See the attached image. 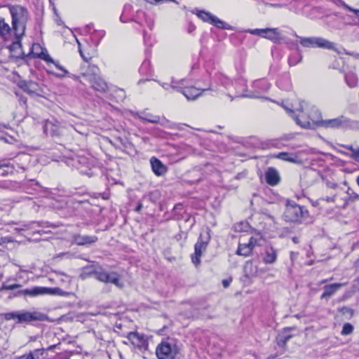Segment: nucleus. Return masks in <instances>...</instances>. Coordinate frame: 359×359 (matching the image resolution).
<instances>
[{"mask_svg": "<svg viewBox=\"0 0 359 359\" xmlns=\"http://www.w3.org/2000/svg\"><path fill=\"white\" fill-rule=\"evenodd\" d=\"M284 108L292 117L296 121V123L304 128H313L316 124L313 121L312 118H319L320 114L318 109L312 107L310 111H304L302 104H300L299 108L296 109L298 112L295 114V112L290 108L284 106Z\"/></svg>", "mask_w": 359, "mask_h": 359, "instance_id": "obj_1", "label": "nucleus"}, {"mask_svg": "<svg viewBox=\"0 0 359 359\" xmlns=\"http://www.w3.org/2000/svg\"><path fill=\"white\" fill-rule=\"evenodd\" d=\"M283 217L287 222L300 224L309 219V212L304 206L293 201L287 200Z\"/></svg>", "mask_w": 359, "mask_h": 359, "instance_id": "obj_2", "label": "nucleus"}, {"mask_svg": "<svg viewBox=\"0 0 359 359\" xmlns=\"http://www.w3.org/2000/svg\"><path fill=\"white\" fill-rule=\"evenodd\" d=\"M8 9L12 18V25L16 32V36H23L29 18L27 9L20 5L8 6Z\"/></svg>", "mask_w": 359, "mask_h": 359, "instance_id": "obj_3", "label": "nucleus"}, {"mask_svg": "<svg viewBox=\"0 0 359 359\" xmlns=\"http://www.w3.org/2000/svg\"><path fill=\"white\" fill-rule=\"evenodd\" d=\"M4 318L6 320H16L17 323H29L33 321H45L48 319L46 314L41 313L39 311H20L9 312L4 314Z\"/></svg>", "mask_w": 359, "mask_h": 359, "instance_id": "obj_4", "label": "nucleus"}, {"mask_svg": "<svg viewBox=\"0 0 359 359\" xmlns=\"http://www.w3.org/2000/svg\"><path fill=\"white\" fill-rule=\"evenodd\" d=\"M312 120L316 124V126L332 129L350 128L355 123L353 121L344 116L332 119L323 120L320 117L319 118H312Z\"/></svg>", "mask_w": 359, "mask_h": 359, "instance_id": "obj_5", "label": "nucleus"}, {"mask_svg": "<svg viewBox=\"0 0 359 359\" xmlns=\"http://www.w3.org/2000/svg\"><path fill=\"white\" fill-rule=\"evenodd\" d=\"M180 347L172 340L163 341L156 348L158 359H175L180 353Z\"/></svg>", "mask_w": 359, "mask_h": 359, "instance_id": "obj_6", "label": "nucleus"}, {"mask_svg": "<svg viewBox=\"0 0 359 359\" xmlns=\"http://www.w3.org/2000/svg\"><path fill=\"white\" fill-rule=\"evenodd\" d=\"M299 43L305 48H320L335 50L334 43L322 37H299Z\"/></svg>", "mask_w": 359, "mask_h": 359, "instance_id": "obj_7", "label": "nucleus"}, {"mask_svg": "<svg viewBox=\"0 0 359 359\" xmlns=\"http://www.w3.org/2000/svg\"><path fill=\"white\" fill-rule=\"evenodd\" d=\"M193 13L196 14V16L203 22L212 25L217 28L228 30L232 29L230 25L221 20L217 16L212 15L210 12L203 10L196 9L193 11Z\"/></svg>", "mask_w": 359, "mask_h": 359, "instance_id": "obj_8", "label": "nucleus"}, {"mask_svg": "<svg viewBox=\"0 0 359 359\" xmlns=\"http://www.w3.org/2000/svg\"><path fill=\"white\" fill-rule=\"evenodd\" d=\"M90 273L100 282L113 283L119 287L123 286V284L120 282L118 276L116 273H109L105 271L95 270Z\"/></svg>", "mask_w": 359, "mask_h": 359, "instance_id": "obj_9", "label": "nucleus"}, {"mask_svg": "<svg viewBox=\"0 0 359 359\" xmlns=\"http://www.w3.org/2000/svg\"><path fill=\"white\" fill-rule=\"evenodd\" d=\"M209 238H207L205 240L203 238V235L201 233L196 243L194 245V253L191 256V261L196 266L200 264L201 257L203 252H204L207 248Z\"/></svg>", "mask_w": 359, "mask_h": 359, "instance_id": "obj_10", "label": "nucleus"}, {"mask_svg": "<svg viewBox=\"0 0 359 359\" xmlns=\"http://www.w3.org/2000/svg\"><path fill=\"white\" fill-rule=\"evenodd\" d=\"M32 56L43 60L45 62H53V59L49 55L47 50L39 43H34L32 46L30 52L26 57Z\"/></svg>", "mask_w": 359, "mask_h": 359, "instance_id": "obj_11", "label": "nucleus"}, {"mask_svg": "<svg viewBox=\"0 0 359 359\" xmlns=\"http://www.w3.org/2000/svg\"><path fill=\"white\" fill-rule=\"evenodd\" d=\"M173 89L182 93L187 100H194L200 96L202 93L207 90H210V88L200 89L194 86H189L185 88H181L177 86H172Z\"/></svg>", "mask_w": 359, "mask_h": 359, "instance_id": "obj_12", "label": "nucleus"}, {"mask_svg": "<svg viewBox=\"0 0 359 359\" xmlns=\"http://www.w3.org/2000/svg\"><path fill=\"white\" fill-rule=\"evenodd\" d=\"M258 245V240L254 237H250L246 243H239L236 254L245 257L251 255L252 250Z\"/></svg>", "mask_w": 359, "mask_h": 359, "instance_id": "obj_13", "label": "nucleus"}, {"mask_svg": "<svg viewBox=\"0 0 359 359\" xmlns=\"http://www.w3.org/2000/svg\"><path fill=\"white\" fill-rule=\"evenodd\" d=\"M16 36V32L13 29V26L12 27L6 22L4 18L0 19V37H1L4 41H12L13 38Z\"/></svg>", "mask_w": 359, "mask_h": 359, "instance_id": "obj_14", "label": "nucleus"}, {"mask_svg": "<svg viewBox=\"0 0 359 359\" xmlns=\"http://www.w3.org/2000/svg\"><path fill=\"white\" fill-rule=\"evenodd\" d=\"M50 289L44 287H34L32 288H28L25 290H19L15 294V297L19 296H29L32 297H37L39 295H43L49 293Z\"/></svg>", "mask_w": 359, "mask_h": 359, "instance_id": "obj_15", "label": "nucleus"}, {"mask_svg": "<svg viewBox=\"0 0 359 359\" xmlns=\"http://www.w3.org/2000/svg\"><path fill=\"white\" fill-rule=\"evenodd\" d=\"M22 36H16L13 38L12 43L8 46L12 55L17 58H24L25 56L22 50Z\"/></svg>", "mask_w": 359, "mask_h": 359, "instance_id": "obj_16", "label": "nucleus"}, {"mask_svg": "<svg viewBox=\"0 0 359 359\" xmlns=\"http://www.w3.org/2000/svg\"><path fill=\"white\" fill-rule=\"evenodd\" d=\"M88 81L91 83L92 87L97 91L104 93L108 89L107 83L99 76L93 74H86Z\"/></svg>", "mask_w": 359, "mask_h": 359, "instance_id": "obj_17", "label": "nucleus"}, {"mask_svg": "<svg viewBox=\"0 0 359 359\" xmlns=\"http://www.w3.org/2000/svg\"><path fill=\"white\" fill-rule=\"evenodd\" d=\"M264 38L274 43H280L284 39L280 30L277 27L265 28Z\"/></svg>", "mask_w": 359, "mask_h": 359, "instance_id": "obj_18", "label": "nucleus"}, {"mask_svg": "<svg viewBox=\"0 0 359 359\" xmlns=\"http://www.w3.org/2000/svg\"><path fill=\"white\" fill-rule=\"evenodd\" d=\"M265 180L270 186H276L280 182V176L276 168L269 167L266 170Z\"/></svg>", "mask_w": 359, "mask_h": 359, "instance_id": "obj_19", "label": "nucleus"}, {"mask_svg": "<svg viewBox=\"0 0 359 359\" xmlns=\"http://www.w3.org/2000/svg\"><path fill=\"white\" fill-rule=\"evenodd\" d=\"M270 84L267 82V81L264 80V79H261V80H258V81H256L253 83V87L256 89H259V91L256 93H253V94H251V95H236V97H259V94L262 93V92H266L267 91L269 88H270Z\"/></svg>", "mask_w": 359, "mask_h": 359, "instance_id": "obj_20", "label": "nucleus"}, {"mask_svg": "<svg viewBox=\"0 0 359 359\" xmlns=\"http://www.w3.org/2000/svg\"><path fill=\"white\" fill-rule=\"evenodd\" d=\"M43 130L46 134L51 136H58L60 135V126L57 121L47 120L43 124Z\"/></svg>", "mask_w": 359, "mask_h": 359, "instance_id": "obj_21", "label": "nucleus"}, {"mask_svg": "<svg viewBox=\"0 0 359 359\" xmlns=\"http://www.w3.org/2000/svg\"><path fill=\"white\" fill-rule=\"evenodd\" d=\"M152 171L157 176H163L168 172V168L159 159L153 156L150 159Z\"/></svg>", "mask_w": 359, "mask_h": 359, "instance_id": "obj_22", "label": "nucleus"}, {"mask_svg": "<svg viewBox=\"0 0 359 359\" xmlns=\"http://www.w3.org/2000/svg\"><path fill=\"white\" fill-rule=\"evenodd\" d=\"M345 285L346 283H333L325 285L323 287V292L320 296V299H328L330 297L334 294L339 289Z\"/></svg>", "mask_w": 359, "mask_h": 359, "instance_id": "obj_23", "label": "nucleus"}, {"mask_svg": "<svg viewBox=\"0 0 359 359\" xmlns=\"http://www.w3.org/2000/svg\"><path fill=\"white\" fill-rule=\"evenodd\" d=\"M97 241L95 236L75 234L73 236V242L78 245H85L95 243Z\"/></svg>", "mask_w": 359, "mask_h": 359, "instance_id": "obj_24", "label": "nucleus"}, {"mask_svg": "<svg viewBox=\"0 0 359 359\" xmlns=\"http://www.w3.org/2000/svg\"><path fill=\"white\" fill-rule=\"evenodd\" d=\"M345 82L349 88H356L358 85V77L355 71L349 70L344 74Z\"/></svg>", "mask_w": 359, "mask_h": 359, "instance_id": "obj_25", "label": "nucleus"}, {"mask_svg": "<svg viewBox=\"0 0 359 359\" xmlns=\"http://www.w3.org/2000/svg\"><path fill=\"white\" fill-rule=\"evenodd\" d=\"M19 87L29 95H34L38 90V84L33 81H21L19 83Z\"/></svg>", "mask_w": 359, "mask_h": 359, "instance_id": "obj_26", "label": "nucleus"}, {"mask_svg": "<svg viewBox=\"0 0 359 359\" xmlns=\"http://www.w3.org/2000/svg\"><path fill=\"white\" fill-rule=\"evenodd\" d=\"M277 259V251L272 247L266 250L263 261L265 264H273Z\"/></svg>", "mask_w": 359, "mask_h": 359, "instance_id": "obj_27", "label": "nucleus"}, {"mask_svg": "<svg viewBox=\"0 0 359 359\" xmlns=\"http://www.w3.org/2000/svg\"><path fill=\"white\" fill-rule=\"evenodd\" d=\"M128 339L135 346H140L143 341V336L135 332H130L128 334Z\"/></svg>", "mask_w": 359, "mask_h": 359, "instance_id": "obj_28", "label": "nucleus"}, {"mask_svg": "<svg viewBox=\"0 0 359 359\" xmlns=\"http://www.w3.org/2000/svg\"><path fill=\"white\" fill-rule=\"evenodd\" d=\"M276 157L280 160L292 163H296L298 158L296 154L288 152H279L276 155Z\"/></svg>", "mask_w": 359, "mask_h": 359, "instance_id": "obj_29", "label": "nucleus"}, {"mask_svg": "<svg viewBox=\"0 0 359 359\" xmlns=\"http://www.w3.org/2000/svg\"><path fill=\"white\" fill-rule=\"evenodd\" d=\"M105 32L103 30H95L92 33L91 39L95 45H98L101 39L104 36Z\"/></svg>", "mask_w": 359, "mask_h": 359, "instance_id": "obj_30", "label": "nucleus"}, {"mask_svg": "<svg viewBox=\"0 0 359 359\" xmlns=\"http://www.w3.org/2000/svg\"><path fill=\"white\" fill-rule=\"evenodd\" d=\"M44 351L45 350L43 348L35 349L33 351L25 354V355L27 356V359H40L43 356Z\"/></svg>", "mask_w": 359, "mask_h": 359, "instance_id": "obj_31", "label": "nucleus"}, {"mask_svg": "<svg viewBox=\"0 0 359 359\" xmlns=\"http://www.w3.org/2000/svg\"><path fill=\"white\" fill-rule=\"evenodd\" d=\"M137 116L142 121H147L152 123H158L160 121V117L158 116H152L151 114H147L145 116H141L137 114Z\"/></svg>", "mask_w": 359, "mask_h": 359, "instance_id": "obj_32", "label": "nucleus"}, {"mask_svg": "<svg viewBox=\"0 0 359 359\" xmlns=\"http://www.w3.org/2000/svg\"><path fill=\"white\" fill-rule=\"evenodd\" d=\"M292 338V335L287 333L279 334L277 337V343L280 346H285L287 342Z\"/></svg>", "mask_w": 359, "mask_h": 359, "instance_id": "obj_33", "label": "nucleus"}, {"mask_svg": "<svg viewBox=\"0 0 359 359\" xmlns=\"http://www.w3.org/2000/svg\"><path fill=\"white\" fill-rule=\"evenodd\" d=\"M302 60V56L299 54H292L290 55L288 57V64L290 66H294L299 62H301Z\"/></svg>", "mask_w": 359, "mask_h": 359, "instance_id": "obj_34", "label": "nucleus"}, {"mask_svg": "<svg viewBox=\"0 0 359 359\" xmlns=\"http://www.w3.org/2000/svg\"><path fill=\"white\" fill-rule=\"evenodd\" d=\"M341 147H344V148H346L347 149H348L349 151H351V154H348V153H346L345 151H340L341 154L346 155V156H348L349 157H351V158L354 159V154L355 152H358V148L355 149L352 145H344V144H341Z\"/></svg>", "mask_w": 359, "mask_h": 359, "instance_id": "obj_35", "label": "nucleus"}, {"mask_svg": "<svg viewBox=\"0 0 359 359\" xmlns=\"http://www.w3.org/2000/svg\"><path fill=\"white\" fill-rule=\"evenodd\" d=\"M353 331V326L351 323H345L343 326L341 334L342 335H348Z\"/></svg>", "mask_w": 359, "mask_h": 359, "instance_id": "obj_36", "label": "nucleus"}, {"mask_svg": "<svg viewBox=\"0 0 359 359\" xmlns=\"http://www.w3.org/2000/svg\"><path fill=\"white\" fill-rule=\"evenodd\" d=\"M47 63H52L53 64L55 67L60 70H61L63 74H56V76L57 77H63L65 76V75L67 74H68V71L66 70L62 66H61L58 62H56L53 60V62H46Z\"/></svg>", "mask_w": 359, "mask_h": 359, "instance_id": "obj_37", "label": "nucleus"}, {"mask_svg": "<svg viewBox=\"0 0 359 359\" xmlns=\"http://www.w3.org/2000/svg\"><path fill=\"white\" fill-rule=\"evenodd\" d=\"M264 31H265V28L264 29H250L247 30L246 32L252 35H257V36H259L264 38Z\"/></svg>", "mask_w": 359, "mask_h": 359, "instance_id": "obj_38", "label": "nucleus"}, {"mask_svg": "<svg viewBox=\"0 0 359 359\" xmlns=\"http://www.w3.org/2000/svg\"><path fill=\"white\" fill-rule=\"evenodd\" d=\"M21 285L20 284H12V285H7L4 283L1 286V290H14L17 288L21 287Z\"/></svg>", "mask_w": 359, "mask_h": 359, "instance_id": "obj_39", "label": "nucleus"}, {"mask_svg": "<svg viewBox=\"0 0 359 359\" xmlns=\"http://www.w3.org/2000/svg\"><path fill=\"white\" fill-rule=\"evenodd\" d=\"M336 5L339 7H342L348 11H350V10H351V7L349 6L348 4H346L344 1H343L341 0H337L336 1Z\"/></svg>", "mask_w": 359, "mask_h": 359, "instance_id": "obj_40", "label": "nucleus"}, {"mask_svg": "<svg viewBox=\"0 0 359 359\" xmlns=\"http://www.w3.org/2000/svg\"><path fill=\"white\" fill-rule=\"evenodd\" d=\"M15 95L17 97H18V100H19L20 104L21 105L26 106L27 105V98L22 95H19L18 93H15Z\"/></svg>", "mask_w": 359, "mask_h": 359, "instance_id": "obj_41", "label": "nucleus"}, {"mask_svg": "<svg viewBox=\"0 0 359 359\" xmlns=\"http://www.w3.org/2000/svg\"><path fill=\"white\" fill-rule=\"evenodd\" d=\"M29 158H30V156L29 155H27V154H22V155L18 156L17 157V159L18 161H27L29 160Z\"/></svg>", "mask_w": 359, "mask_h": 359, "instance_id": "obj_42", "label": "nucleus"}, {"mask_svg": "<svg viewBox=\"0 0 359 359\" xmlns=\"http://www.w3.org/2000/svg\"><path fill=\"white\" fill-rule=\"evenodd\" d=\"M147 1L151 4H160V3H163L164 1L175 2V0H147Z\"/></svg>", "mask_w": 359, "mask_h": 359, "instance_id": "obj_43", "label": "nucleus"}, {"mask_svg": "<svg viewBox=\"0 0 359 359\" xmlns=\"http://www.w3.org/2000/svg\"><path fill=\"white\" fill-rule=\"evenodd\" d=\"M232 281V278H230L229 279H224L222 280V285L224 286V287L226 288L229 286L230 283H231Z\"/></svg>", "mask_w": 359, "mask_h": 359, "instance_id": "obj_44", "label": "nucleus"}, {"mask_svg": "<svg viewBox=\"0 0 359 359\" xmlns=\"http://www.w3.org/2000/svg\"><path fill=\"white\" fill-rule=\"evenodd\" d=\"M196 29V27L194 25L190 23L189 24L188 27H187V32L189 33V34H191L192 32H194Z\"/></svg>", "mask_w": 359, "mask_h": 359, "instance_id": "obj_45", "label": "nucleus"}, {"mask_svg": "<svg viewBox=\"0 0 359 359\" xmlns=\"http://www.w3.org/2000/svg\"><path fill=\"white\" fill-rule=\"evenodd\" d=\"M340 311L343 313V314H345L346 313H349L351 314L353 313V310L348 308V307H343L341 309Z\"/></svg>", "mask_w": 359, "mask_h": 359, "instance_id": "obj_46", "label": "nucleus"}, {"mask_svg": "<svg viewBox=\"0 0 359 359\" xmlns=\"http://www.w3.org/2000/svg\"><path fill=\"white\" fill-rule=\"evenodd\" d=\"M350 12L353 13L354 14L355 18L359 20V9H355L351 7V10H350Z\"/></svg>", "mask_w": 359, "mask_h": 359, "instance_id": "obj_47", "label": "nucleus"}, {"mask_svg": "<svg viewBox=\"0 0 359 359\" xmlns=\"http://www.w3.org/2000/svg\"><path fill=\"white\" fill-rule=\"evenodd\" d=\"M76 41H77L78 46H79V53H80V54H81V57H83V59L84 60L87 61V59H86V58L85 57V56L83 55V52H82V50H81V43H80V42L79 41V40H78V39H76Z\"/></svg>", "mask_w": 359, "mask_h": 359, "instance_id": "obj_48", "label": "nucleus"}, {"mask_svg": "<svg viewBox=\"0 0 359 359\" xmlns=\"http://www.w3.org/2000/svg\"><path fill=\"white\" fill-rule=\"evenodd\" d=\"M160 84H161V86L163 88H165V89H166V90H168V87H170V88H173L172 86H174L173 85H168V83H160Z\"/></svg>", "mask_w": 359, "mask_h": 359, "instance_id": "obj_49", "label": "nucleus"}, {"mask_svg": "<svg viewBox=\"0 0 359 359\" xmlns=\"http://www.w3.org/2000/svg\"><path fill=\"white\" fill-rule=\"evenodd\" d=\"M29 225L27 224V225H24V227L23 228H21V229H18V228H16L15 230L20 232L21 231H25L26 229H27L29 228Z\"/></svg>", "mask_w": 359, "mask_h": 359, "instance_id": "obj_50", "label": "nucleus"}, {"mask_svg": "<svg viewBox=\"0 0 359 359\" xmlns=\"http://www.w3.org/2000/svg\"><path fill=\"white\" fill-rule=\"evenodd\" d=\"M353 155L354 160L359 162V147L358 148V152H355Z\"/></svg>", "mask_w": 359, "mask_h": 359, "instance_id": "obj_51", "label": "nucleus"}, {"mask_svg": "<svg viewBox=\"0 0 359 359\" xmlns=\"http://www.w3.org/2000/svg\"><path fill=\"white\" fill-rule=\"evenodd\" d=\"M142 208V204L141 203H139L135 208V211L139 212L141 211Z\"/></svg>", "mask_w": 359, "mask_h": 359, "instance_id": "obj_52", "label": "nucleus"}, {"mask_svg": "<svg viewBox=\"0 0 359 359\" xmlns=\"http://www.w3.org/2000/svg\"><path fill=\"white\" fill-rule=\"evenodd\" d=\"M286 5H287V4H271L272 6L276 7V8L282 7V6H286Z\"/></svg>", "mask_w": 359, "mask_h": 359, "instance_id": "obj_53", "label": "nucleus"}, {"mask_svg": "<svg viewBox=\"0 0 359 359\" xmlns=\"http://www.w3.org/2000/svg\"><path fill=\"white\" fill-rule=\"evenodd\" d=\"M327 186L332 189H335L337 187V184L334 183H327Z\"/></svg>", "mask_w": 359, "mask_h": 359, "instance_id": "obj_54", "label": "nucleus"}, {"mask_svg": "<svg viewBox=\"0 0 359 359\" xmlns=\"http://www.w3.org/2000/svg\"><path fill=\"white\" fill-rule=\"evenodd\" d=\"M292 240L294 243H298L299 242V238L296 236L293 237Z\"/></svg>", "mask_w": 359, "mask_h": 359, "instance_id": "obj_55", "label": "nucleus"}, {"mask_svg": "<svg viewBox=\"0 0 359 359\" xmlns=\"http://www.w3.org/2000/svg\"><path fill=\"white\" fill-rule=\"evenodd\" d=\"M55 345L50 346L47 348V350H49V351L53 350V349L55 348Z\"/></svg>", "mask_w": 359, "mask_h": 359, "instance_id": "obj_56", "label": "nucleus"}, {"mask_svg": "<svg viewBox=\"0 0 359 359\" xmlns=\"http://www.w3.org/2000/svg\"><path fill=\"white\" fill-rule=\"evenodd\" d=\"M19 359H27V356L25 354V355H22L21 357H20Z\"/></svg>", "mask_w": 359, "mask_h": 359, "instance_id": "obj_57", "label": "nucleus"}, {"mask_svg": "<svg viewBox=\"0 0 359 359\" xmlns=\"http://www.w3.org/2000/svg\"><path fill=\"white\" fill-rule=\"evenodd\" d=\"M249 265L252 266V262H250V263L248 262L245 267L247 268Z\"/></svg>", "mask_w": 359, "mask_h": 359, "instance_id": "obj_58", "label": "nucleus"}, {"mask_svg": "<svg viewBox=\"0 0 359 359\" xmlns=\"http://www.w3.org/2000/svg\"><path fill=\"white\" fill-rule=\"evenodd\" d=\"M327 281V279L326 280H323L320 281V283L323 284V283H326Z\"/></svg>", "mask_w": 359, "mask_h": 359, "instance_id": "obj_59", "label": "nucleus"}, {"mask_svg": "<svg viewBox=\"0 0 359 359\" xmlns=\"http://www.w3.org/2000/svg\"><path fill=\"white\" fill-rule=\"evenodd\" d=\"M357 266H359V259L355 262Z\"/></svg>", "mask_w": 359, "mask_h": 359, "instance_id": "obj_60", "label": "nucleus"}, {"mask_svg": "<svg viewBox=\"0 0 359 359\" xmlns=\"http://www.w3.org/2000/svg\"><path fill=\"white\" fill-rule=\"evenodd\" d=\"M356 181H357V183H358V184L359 186V175H358V177H357V180Z\"/></svg>", "mask_w": 359, "mask_h": 359, "instance_id": "obj_61", "label": "nucleus"}, {"mask_svg": "<svg viewBox=\"0 0 359 359\" xmlns=\"http://www.w3.org/2000/svg\"><path fill=\"white\" fill-rule=\"evenodd\" d=\"M348 25H355V22H349V23H348Z\"/></svg>", "mask_w": 359, "mask_h": 359, "instance_id": "obj_62", "label": "nucleus"}, {"mask_svg": "<svg viewBox=\"0 0 359 359\" xmlns=\"http://www.w3.org/2000/svg\"><path fill=\"white\" fill-rule=\"evenodd\" d=\"M20 168H22V169H23V170H25V166H23V165L20 166Z\"/></svg>", "mask_w": 359, "mask_h": 359, "instance_id": "obj_63", "label": "nucleus"}, {"mask_svg": "<svg viewBox=\"0 0 359 359\" xmlns=\"http://www.w3.org/2000/svg\"><path fill=\"white\" fill-rule=\"evenodd\" d=\"M1 175H5L4 172H2L1 173Z\"/></svg>", "mask_w": 359, "mask_h": 359, "instance_id": "obj_64", "label": "nucleus"}]
</instances>
